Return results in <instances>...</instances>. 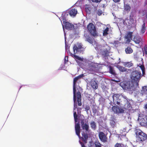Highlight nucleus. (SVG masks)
I'll return each instance as SVG.
<instances>
[{
  "instance_id": "obj_1",
  "label": "nucleus",
  "mask_w": 147,
  "mask_h": 147,
  "mask_svg": "<svg viewBox=\"0 0 147 147\" xmlns=\"http://www.w3.org/2000/svg\"><path fill=\"white\" fill-rule=\"evenodd\" d=\"M86 119H81L80 120V123L81 127L83 130H85L86 132L83 131L82 133V137L81 138L84 144L87 143V140L88 138V134L86 133V131H88L89 128V127L88 123V120L87 121Z\"/></svg>"
},
{
  "instance_id": "obj_2",
  "label": "nucleus",
  "mask_w": 147,
  "mask_h": 147,
  "mask_svg": "<svg viewBox=\"0 0 147 147\" xmlns=\"http://www.w3.org/2000/svg\"><path fill=\"white\" fill-rule=\"evenodd\" d=\"M78 80V78L77 76L74 78L73 80V100L75 102L77 99L78 105L80 106L82 105L81 94L79 91L76 92V82Z\"/></svg>"
},
{
  "instance_id": "obj_3",
  "label": "nucleus",
  "mask_w": 147,
  "mask_h": 147,
  "mask_svg": "<svg viewBox=\"0 0 147 147\" xmlns=\"http://www.w3.org/2000/svg\"><path fill=\"white\" fill-rule=\"evenodd\" d=\"M135 134L137 140L139 142L144 141L147 139L146 134L140 129H136Z\"/></svg>"
},
{
  "instance_id": "obj_4",
  "label": "nucleus",
  "mask_w": 147,
  "mask_h": 147,
  "mask_svg": "<svg viewBox=\"0 0 147 147\" xmlns=\"http://www.w3.org/2000/svg\"><path fill=\"white\" fill-rule=\"evenodd\" d=\"M82 48V45L80 44L78 45V46H77L76 45H74L73 47V51H74V54L70 53V55L72 57H73L76 61L77 60L80 61H83V58L76 55L75 54L77 53V51H79Z\"/></svg>"
},
{
  "instance_id": "obj_5",
  "label": "nucleus",
  "mask_w": 147,
  "mask_h": 147,
  "mask_svg": "<svg viewBox=\"0 0 147 147\" xmlns=\"http://www.w3.org/2000/svg\"><path fill=\"white\" fill-rule=\"evenodd\" d=\"M87 29L90 34L93 36H98V32L94 25L92 23H89L87 26Z\"/></svg>"
},
{
  "instance_id": "obj_6",
  "label": "nucleus",
  "mask_w": 147,
  "mask_h": 147,
  "mask_svg": "<svg viewBox=\"0 0 147 147\" xmlns=\"http://www.w3.org/2000/svg\"><path fill=\"white\" fill-rule=\"evenodd\" d=\"M122 87L123 89L127 90L131 93H133L135 89L134 84L132 83L131 84L129 82L123 83Z\"/></svg>"
},
{
  "instance_id": "obj_7",
  "label": "nucleus",
  "mask_w": 147,
  "mask_h": 147,
  "mask_svg": "<svg viewBox=\"0 0 147 147\" xmlns=\"http://www.w3.org/2000/svg\"><path fill=\"white\" fill-rule=\"evenodd\" d=\"M141 74L140 72L137 71H133L131 75V78L132 80L137 82H138L140 79Z\"/></svg>"
},
{
  "instance_id": "obj_8",
  "label": "nucleus",
  "mask_w": 147,
  "mask_h": 147,
  "mask_svg": "<svg viewBox=\"0 0 147 147\" xmlns=\"http://www.w3.org/2000/svg\"><path fill=\"white\" fill-rule=\"evenodd\" d=\"M138 121L142 126H145L147 127V119L145 117L143 114H139Z\"/></svg>"
},
{
  "instance_id": "obj_9",
  "label": "nucleus",
  "mask_w": 147,
  "mask_h": 147,
  "mask_svg": "<svg viewBox=\"0 0 147 147\" xmlns=\"http://www.w3.org/2000/svg\"><path fill=\"white\" fill-rule=\"evenodd\" d=\"M120 95L118 94H114L113 93L112 98H113V103L116 106H120V102H121L120 99L119 98Z\"/></svg>"
},
{
  "instance_id": "obj_10",
  "label": "nucleus",
  "mask_w": 147,
  "mask_h": 147,
  "mask_svg": "<svg viewBox=\"0 0 147 147\" xmlns=\"http://www.w3.org/2000/svg\"><path fill=\"white\" fill-rule=\"evenodd\" d=\"M99 138L100 140L102 142H107V137L104 133L102 131H100L98 134Z\"/></svg>"
},
{
  "instance_id": "obj_11",
  "label": "nucleus",
  "mask_w": 147,
  "mask_h": 147,
  "mask_svg": "<svg viewBox=\"0 0 147 147\" xmlns=\"http://www.w3.org/2000/svg\"><path fill=\"white\" fill-rule=\"evenodd\" d=\"M112 110L113 111L116 113H123L124 110L123 109L119 108V107L115 106H113L112 107Z\"/></svg>"
},
{
  "instance_id": "obj_12",
  "label": "nucleus",
  "mask_w": 147,
  "mask_h": 147,
  "mask_svg": "<svg viewBox=\"0 0 147 147\" xmlns=\"http://www.w3.org/2000/svg\"><path fill=\"white\" fill-rule=\"evenodd\" d=\"M132 40L136 43L137 44L140 43H142V39L141 38V37L138 35L135 36Z\"/></svg>"
},
{
  "instance_id": "obj_13",
  "label": "nucleus",
  "mask_w": 147,
  "mask_h": 147,
  "mask_svg": "<svg viewBox=\"0 0 147 147\" xmlns=\"http://www.w3.org/2000/svg\"><path fill=\"white\" fill-rule=\"evenodd\" d=\"M76 134L80 137V127L79 123H76L75 126Z\"/></svg>"
},
{
  "instance_id": "obj_14",
  "label": "nucleus",
  "mask_w": 147,
  "mask_h": 147,
  "mask_svg": "<svg viewBox=\"0 0 147 147\" xmlns=\"http://www.w3.org/2000/svg\"><path fill=\"white\" fill-rule=\"evenodd\" d=\"M65 28L68 30H71L74 27L73 24L68 22H65Z\"/></svg>"
},
{
  "instance_id": "obj_15",
  "label": "nucleus",
  "mask_w": 147,
  "mask_h": 147,
  "mask_svg": "<svg viewBox=\"0 0 147 147\" xmlns=\"http://www.w3.org/2000/svg\"><path fill=\"white\" fill-rule=\"evenodd\" d=\"M90 84L92 87L94 89H96L98 88V84L94 80H92Z\"/></svg>"
},
{
  "instance_id": "obj_16",
  "label": "nucleus",
  "mask_w": 147,
  "mask_h": 147,
  "mask_svg": "<svg viewBox=\"0 0 147 147\" xmlns=\"http://www.w3.org/2000/svg\"><path fill=\"white\" fill-rule=\"evenodd\" d=\"M133 34V32H129L127 33V34L126 35L125 37V38L127 39V42H129L130 41L131 39V37Z\"/></svg>"
},
{
  "instance_id": "obj_17",
  "label": "nucleus",
  "mask_w": 147,
  "mask_h": 147,
  "mask_svg": "<svg viewBox=\"0 0 147 147\" xmlns=\"http://www.w3.org/2000/svg\"><path fill=\"white\" fill-rule=\"evenodd\" d=\"M77 13V10L75 9H72L69 11V14L71 16H75Z\"/></svg>"
},
{
  "instance_id": "obj_18",
  "label": "nucleus",
  "mask_w": 147,
  "mask_h": 147,
  "mask_svg": "<svg viewBox=\"0 0 147 147\" xmlns=\"http://www.w3.org/2000/svg\"><path fill=\"white\" fill-rule=\"evenodd\" d=\"M79 143L81 145L82 147H86L84 145V143L82 142L79 141ZM89 147H94V143L92 141H90L89 142Z\"/></svg>"
},
{
  "instance_id": "obj_19",
  "label": "nucleus",
  "mask_w": 147,
  "mask_h": 147,
  "mask_svg": "<svg viewBox=\"0 0 147 147\" xmlns=\"http://www.w3.org/2000/svg\"><path fill=\"white\" fill-rule=\"evenodd\" d=\"M76 102H74V110H75L76 109H77V113L78 114H79L81 113V111L82 110V108L78 107L77 108V103H76Z\"/></svg>"
},
{
  "instance_id": "obj_20",
  "label": "nucleus",
  "mask_w": 147,
  "mask_h": 147,
  "mask_svg": "<svg viewBox=\"0 0 147 147\" xmlns=\"http://www.w3.org/2000/svg\"><path fill=\"white\" fill-rule=\"evenodd\" d=\"M125 51L126 54H131L133 52V50L131 47H128L125 49Z\"/></svg>"
},
{
  "instance_id": "obj_21",
  "label": "nucleus",
  "mask_w": 147,
  "mask_h": 147,
  "mask_svg": "<svg viewBox=\"0 0 147 147\" xmlns=\"http://www.w3.org/2000/svg\"><path fill=\"white\" fill-rule=\"evenodd\" d=\"M86 38V40L89 42L91 44H92L93 43V38L89 36V35L86 36H85Z\"/></svg>"
},
{
  "instance_id": "obj_22",
  "label": "nucleus",
  "mask_w": 147,
  "mask_h": 147,
  "mask_svg": "<svg viewBox=\"0 0 147 147\" xmlns=\"http://www.w3.org/2000/svg\"><path fill=\"white\" fill-rule=\"evenodd\" d=\"M90 124L91 128L94 130H95L96 127V123L94 121H92L90 122Z\"/></svg>"
},
{
  "instance_id": "obj_23",
  "label": "nucleus",
  "mask_w": 147,
  "mask_h": 147,
  "mask_svg": "<svg viewBox=\"0 0 147 147\" xmlns=\"http://www.w3.org/2000/svg\"><path fill=\"white\" fill-rule=\"evenodd\" d=\"M141 92L143 95L147 94V86H143L142 87Z\"/></svg>"
},
{
  "instance_id": "obj_24",
  "label": "nucleus",
  "mask_w": 147,
  "mask_h": 147,
  "mask_svg": "<svg viewBox=\"0 0 147 147\" xmlns=\"http://www.w3.org/2000/svg\"><path fill=\"white\" fill-rule=\"evenodd\" d=\"M117 68L121 72L126 71L127 70V69H126L125 67L119 65H118Z\"/></svg>"
},
{
  "instance_id": "obj_25",
  "label": "nucleus",
  "mask_w": 147,
  "mask_h": 147,
  "mask_svg": "<svg viewBox=\"0 0 147 147\" xmlns=\"http://www.w3.org/2000/svg\"><path fill=\"white\" fill-rule=\"evenodd\" d=\"M145 23L144 22L142 24V28L141 30V32L142 34H143L146 31V26H145Z\"/></svg>"
},
{
  "instance_id": "obj_26",
  "label": "nucleus",
  "mask_w": 147,
  "mask_h": 147,
  "mask_svg": "<svg viewBox=\"0 0 147 147\" xmlns=\"http://www.w3.org/2000/svg\"><path fill=\"white\" fill-rule=\"evenodd\" d=\"M109 30V28L108 27H107L103 31V35L104 36H107L108 34V32Z\"/></svg>"
},
{
  "instance_id": "obj_27",
  "label": "nucleus",
  "mask_w": 147,
  "mask_h": 147,
  "mask_svg": "<svg viewBox=\"0 0 147 147\" xmlns=\"http://www.w3.org/2000/svg\"><path fill=\"white\" fill-rule=\"evenodd\" d=\"M128 21V23L129 25V26H132V24L134 23V20L132 18H131Z\"/></svg>"
},
{
  "instance_id": "obj_28",
  "label": "nucleus",
  "mask_w": 147,
  "mask_h": 147,
  "mask_svg": "<svg viewBox=\"0 0 147 147\" xmlns=\"http://www.w3.org/2000/svg\"><path fill=\"white\" fill-rule=\"evenodd\" d=\"M109 68V73L111 74L115 75V72L114 69L111 66H110Z\"/></svg>"
},
{
  "instance_id": "obj_29",
  "label": "nucleus",
  "mask_w": 147,
  "mask_h": 147,
  "mask_svg": "<svg viewBox=\"0 0 147 147\" xmlns=\"http://www.w3.org/2000/svg\"><path fill=\"white\" fill-rule=\"evenodd\" d=\"M131 9L129 5L127 4H126L124 6V9L127 11H130Z\"/></svg>"
},
{
  "instance_id": "obj_30",
  "label": "nucleus",
  "mask_w": 147,
  "mask_h": 147,
  "mask_svg": "<svg viewBox=\"0 0 147 147\" xmlns=\"http://www.w3.org/2000/svg\"><path fill=\"white\" fill-rule=\"evenodd\" d=\"M131 106V105L130 104L129 102L128 101H127L126 102L125 104L124 107V108L125 109H127L130 108Z\"/></svg>"
},
{
  "instance_id": "obj_31",
  "label": "nucleus",
  "mask_w": 147,
  "mask_h": 147,
  "mask_svg": "<svg viewBox=\"0 0 147 147\" xmlns=\"http://www.w3.org/2000/svg\"><path fill=\"white\" fill-rule=\"evenodd\" d=\"M143 56L145 54L146 55H147V46L145 45L143 50Z\"/></svg>"
},
{
  "instance_id": "obj_32",
  "label": "nucleus",
  "mask_w": 147,
  "mask_h": 147,
  "mask_svg": "<svg viewBox=\"0 0 147 147\" xmlns=\"http://www.w3.org/2000/svg\"><path fill=\"white\" fill-rule=\"evenodd\" d=\"M94 147H101V144L98 141H96L94 142Z\"/></svg>"
},
{
  "instance_id": "obj_33",
  "label": "nucleus",
  "mask_w": 147,
  "mask_h": 147,
  "mask_svg": "<svg viewBox=\"0 0 147 147\" xmlns=\"http://www.w3.org/2000/svg\"><path fill=\"white\" fill-rule=\"evenodd\" d=\"M102 55L105 57H107L108 55L109 52L107 50L103 51L102 52Z\"/></svg>"
},
{
  "instance_id": "obj_34",
  "label": "nucleus",
  "mask_w": 147,
  "mask_h": 147,
  "mask_svg": "<svg viewBox=\"0 0 147 147\" xmlns=\"http://www.w3.org/2000/svg\"><path fill=\"white\" fill-rule=\"evenodd\" d=\"M115 120V119L113 118L112 119V120H111L110 121V124L113 127H114L115 124H116V122L114 121Z\"/></svg>"
},
{
  "instance_id": "obj_35",
  "label": "nucleus",
  "mask_w": 147,
  "mask_h": 147,
  "mask_svg": "<svg viewBox=\"0 0 147 147\" xmlns=\"http://www.w3.org/2000/svg\"><path fill=\"white\" fill-rule=\"evenodd\" d=\"M132 65V63L130 62H127L125 64V65L126 66L128 67H130Z\"/></svg>"
},
{
  "instance_id": "obj_36",
  "label": "nucleus",
  "mask_w": 147,
  "mask_h": 147,
  "mask_svg": "<svg viewBox=\"0 0 147 147\" xmlns=\"http://www.w3.org/2000/svg\"><path fill=\"white\" fill-rule=\"evenodd\" d=\"M96 13L98 16H100L102 14V11L100 9H98Z\"/></svg>"
},
{
  "instance_id": "obj_37",
  "label": "nucleus",
  "mask_w": 147,
  "mask_h": 147,
  "mask_svg": "<svg viewBox=\"0 0 147 147\" xmlns=\"http://www.w3.org/2000/svg\"><path fill=\"white\" fill-rule=\"evenodd\" d=\"M122 144H121L117 143L115 146V147H122Z\"/></svg>"
},
{
  "instance_id": "obj_38",
  "label": "nucleus",
  "mask_w": 147,
  "mask_h": 147,
  "mask_svg": "<svg viewBox=\"0 0 147 147\" xmlns=\"http://www.w3.org/2000/svg\"><path fill=\"white\" fill-rule=\"evenodd\" d=\"M85 109L87 112L88 110H90V107L89 105H86V107Z\"/></svg>"
},
{
  "instance_id": "obj_39",
  "label": "nucleus",
  "mask_w": 147,
  "mask_h": 147,
  "mask_svg": "<svg viewBox=\"0 0 147 147\" xmlns=\"http://www.w3.org/2000/svg\"><path fill=\"white\" fill-rule=\"evenodd\" d=\"M74 119H76L77 118H78V115L76 114V111L74 112Z\"/></svg>"
},
{
  "instance_id": "obj_40",
  "label": "nucleus",
  "mask_w": 147,
  "mask_h": 147,
  "mask_svg": "<svg viewBox=\"0 0 147 147\" xmlns=\"http://www.w3.org/2000/svg\"><path fill=\"white\" fill-rule=\"evenodd\" d=\"M140 67L143 73L144 72V66L141 65L140 66Z\"/></svg>"
},
{
  "instance_id": "obj_41",
  "label": "nucleus",
  "mask_w": 147,
  "mask_h": 147,
  "mask_svg": "<svg viewBox=\"0 0 147 147\" xmlns=\"http://www.w3.org/2000/svg\"><path fill=\"white\" fill-rule=\"evenodd\" d=\"M84 74H82L80 75H79L78 76H77V77L78 78V79H80V78H82L84 76Z\"/></svg>"
},
{
  "instance_id": "obj_42",
  "label": "nucleus",
  "mask_w": 147,
  "mask_h": 147,
  "mask_svg": "<svg viewBox=\"0 0 147 147\" xmlns=\"http://www.w3.org/2000/svg\"><path fill=\"white\" fill-rule=\"evenodd\" d=\"M93 2L98 3L100 2L101 0H92Z\"/></svg>"
},
{
  "instance_id": "obj_43",
  "label": "nucleus",
  "mask_w": 147,
  "mask_h": 147,
  "mask_svg": "<svg viewBox=\"0 0 147 147\" xmlns=\"http://www.w3.org/2000/svg\"><path fill=\"white\" fill-rule=\"evenodd\" d=\"M115 3H118L121 0H112Z\"/></svg>"
},
{
  "instance_id": "obj_44",
  "label": "nucleus",
  "mask_w": 147,
  "mask_h": 147,
  "mask_svg": "<svg viewBox=\"0 0 147 147\" xmlns=\"http://www.w3.org/2000/svg\"><path fill=\"white\" fill-rule=\"evenodd\" d=\"M69 46H68V45H65V49H69Z\"/></svg>"
},
{
  "instance_id": "obj_45",
  "label": "nucleus",
  "mask_w": 147,
  "mask_h": 147,
  "mask_svg": "<svg viewBox=\"0 0 147 147\" xmlns=\"http://www.w3.org/2000/svg\"><path fill=\"white\" fill-rule=\"evenodd\" d=\"M74 119V121H75V122L76 123L78 121V118H77L76 119L75 118V119Z\"/></svg>"
},
{
  "instance_id": "obj_46",
  "label": "nucleus",
  "mask_w": 147,
  "mask_h": 147,
  "mask_svg": "<svg viewBox=\"0 0 147 147\" xmlns=\"http://www.w3.org/2000/svg\"><path fill=\"white\" fill-rule=\"evenodd\" d=\"M137 84H138V83H137Z\"/></svg>"
}]
</instances>
